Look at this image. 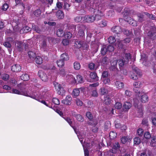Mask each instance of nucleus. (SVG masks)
I'll use <instances>...</instances> for the list:
<instances>
[{
  "label": "nucleus",
  "mask_w": 156,
  "mask_h": 156,
  "mask_svg": "<svg viewBox=\"0 0 156 156\" xmlns=\"http://www.w3.org/2000/svg\"><path fill=\"white\" fill-rule=\"evenodd\" d=\"M56 16L58 19H62L64 17V14L62 11L61 10H59L57 12Z\"/></svg>",
  "instance_id": "393cba45"
},
{
  "label": "nucleus",
  "mask_w": 156,
  "mask_h": 156,
  "mask_svg": "<svg viewBox=\"0 0 156 156\" xmlns=\"http://www.w3.org/2000/svg\"><path fill=\"white\" fill-rule=\"evenodd\" d=\"M124 34L127 36L129 35L132 33L131 31L125 30L123 31Z\"/></svg>",
  "instance_id": "338daca9"
},
{
  "label": "nucleus",
  "mask_w": 156,
  "mask_h": 156,
  "mask_svg": "<svg viewBox=\"0 0 156 156\" xmlns=\"http://www.w3.org/2000/svg\"><path fill=\"white\" fill-rule=\"evenodd\" d=\"M15 45L16 47L19 51H20L23 50L24 44L22 42L17 41Z\"/></svg>",
  "instance_id": "dca6fc26"
},
{
  "label": "nucleus",
  "mask_w": 156,
  "mask_h": 156,
  "mask_svg": "<svg viewBox=\"0 0 156 156\" xmlns=\"http://www.w3.org/2000/svg\"><path fill=\"white\" fill-rule=\"evenodd\" d=\"M74 67L76 70L80 69V64L78 62H75L74 63Z\"/></svg>",
  "instance_id": "8fccbe9b"
},
{
  "label": "nucleus",
  "mask_w": 156,
  "mask_h": 156,
  "mask_svg": "<svg viewBox=\"0 0 156 156\" xmlns=\"http://www.w3.org/2000/svg\"><path fill=\"white\" fill-rule=\"evenodd\" d=\"M100 90L101 94L102 95H104L107 94L108 91L105 88H101Z\"/></svg>",
  "instance_id": "69168bd1"
},
{
  "label": "nucleus",
  "mask_w": 156,
  "mask_h": 156,
  "mask_svg": "<svg viewBox=\"0 0 156 156\" xmlns=\"http://www.w3.org/2000/svg\"><path fill=\"white\" fill-rule=\"evenodd\" d=\"M56 34L57 36L59 37H62L64 35V33L61 29H59L57 30Z\"/></svg>",
  "instance_id": "7c9ffc66"
},
{
  "label": "nucleus",
  "mask_w": 156,
  "mask_h": 156,
  "mask_svg": "<svg viewBox=\"0 0 156 156\" xmlns=\"http://www.w3.org/2000/svg\"><path fill=\"white\" fill-rule=\"evenodd\" d=\"M109 59L107 57H105L101 58L99 62L101 65L105 66L109 63Z\"/></svg>",
  "instance_id": "4468645a"
},
{
  "label": "nucleus",
  "mask_w": 156,
  "mask_h": 156,
  "mask_svg": "<svg viewBox=\"0 0 156 156\" xmlns=\"http://www.w3.org/2000/svg\"><path fill=\"white\" fill-rule=\"evenodd\" d=\"M36 63L38 64H40L42 63L43 60L42 58L40 56H37L35 58Z\"/></svg>",
  "instance_id": "f704fd0d"
},
{
  "label": "nucleus",
  "mask_w": 156,
  "mask_h": 156,
  "mask_svg": "<svg viewBox=\"0 0 156 156\" xmlns=\"http://www.w3.org/2000/svg\"><path fill=\"white\" fill-rule=\"evenodd\" d=\"M138 20L139 22H142L145 20L144 14H139L138 16Z\"/></svg>",
  "instance_id": "e433bc0d"
},
{
  "label": "nucleus",
  "mask_w": 156,
  "mask_h": 156,
  "mask_svg": "<svg viewBox=\"0 0 156 156\" xmlns=\"http://www.w3.org/2000/svg\"><path fill=\"white\" fill-rule=\"evenodd\" d=\"M72 100V97L68 95L66 96L65 99L62 100V102L66 105H69L71 104Z\"/></svg>",
  "instance_id": "9b49d317"
},
{
  "label": "nucleus",
  "mask_w": 156,
  "mask_h": 156,
  "mask_svg": "<svg viewBox=\"0 0 156 156\" xmlns=\"http://www.w3.org/2000/svg\"><path fill=\"white\" fill-rule=\"evenodd\" d=\"M108 17H111L113 16L114 15V12L112 10H109L107 13Z\"/></svg>",
  "instance_id": "680f3d73"
},
{
  "label": "nucleus",
  "mask_w": 156,
  "mask_h": 156,
  "mask_svg": "<svg viewBox=\"0 0 156 156\" xmlns=\"http://www.w3.org/2000/svg\"><path fill=\"white\" fill-rule=\"evenodd\" d=\"M145 16H146L149 19L151 20H154L155 19V16L152 14L149 13L147 12H145L144 13Z\"/></svg>",
  "instance_id": "c756f323"
},
{
  "label": "nucleus",
  "mask_w": 156,
  "mask_h": 156,
  "mask_svg": "<svg viewBox=\"0 0 156 156\" xmlns=\"http://www.w3.org/2000/svg\"><path fill=\"white\" fill-rule=\"evenodd\" d=\"M116 136V134L113 131L109 133V137L111 139H113Z\"/></svg>",
  "instance_id": "09e8293b"
},
{
  "label": "nucleus",
  "mask_w": 156,
  "mask_h": 156,
  "mask_svg": "<svg viewBox=\"0 0 156 156\" xmlns=\"http://www.w3.org/2000/svg\"><path fill=\"white\" fill-rule=\"evenodd\" d=\"M53 103L56 105H58L60 104L59 100L57 98H53L52 99Z\"/></svg>",
  "instance_id": "052dcab7"
},
{
  "label": "nucleus",
  "mask_w": 156,
  "mask_h": 156,
  "mask_svg": "<svg viewBox=\"0 0 156 156\" xmlns=\"http://www.w3.org/2000/svg\"><path fill=\"white\" fill-rule=\"evenodd\" d=\"M21 79L24 81L27 80L29 79V76L27 74H23L21 76Z\"/></svg>",
  "instance_id": "ea45409f"
},
{
  "label": "nucleus",
  "mask_w": 156,
  "mask_h": 156,
  "mask_svg": "<svg viewBox=\"0 0 156 156\" xmlns=\"http://www.w3.org/2000/svg\"><path fill=\"white\" fill-rule=\"evenodd\" d=\"M80 93V90L77 88L74 89L72 92L73 95L75 96H79Z\"/></svg>",
  "instance_id": "c9c22d12"
},
{
  "label": "nucleus",
  "mask_w": 156,
  "mask_h": 156,
  "mask_svg": "<svg viewBox=\"0 0 156 156\" xmlns=\"http://www.w3.org/2000/svg\"><path fill=\"white\" fill-rule=\"evenodd\" d=\"M142 85V83L140 82H136L134 84V86L135 87L139 88Z\"/></svg>",
  "instance_id": "bf43d9fd"
},
{
  "label": "nucleus",
  "mask_w": 156,
  "mask_h": 156,
  "mask_svg": "<svg viewBox=\"0 0 156 156\" xmlns=\"http://www.w3.org/2000/svg\"><path fill=\"white\" fill-rule=\"evenodd\" d=\"M32 29L33 30L38 34H41L43 31V28L42 27L34 24H32Z\"/></svg>",
  "instance_id": "ddd939ff"
},
{
  "label": "nucleus",
  "mask_w": 156,
  "mask_h": 156,
  "mask_svg": "<svg viewBox=\"0 0 156 156\" xmlns=\"http://www.w3.org/2000/svg\"><path fill=\"white\" fill-rule=\"evenodd\" d=\"M48 37L44 38L41 44V47L44 49H47L48 47V43H50Z\"/></svg>",
  "instance_id": "0eeeda50"
},
{
  "label": "nucleus",
  "mask_w": 156,
  "mask_h": 156,
  "mask_svg": "<svg viewBox=\"0 0 156 156\" xmlns=\"http://www.w3.org/2000/svg\"><path fill=\"white\" fill-rule=\"evenodd\" d=\"M31 30V29L28 26H25L22 28L20 30V32L21 33H27Z\"/></svg>",
  "instance_id": "b1692460"
},
{
  "label": "nucleus",
  "mask_w": 156,
  "mask_h": 156,
  "mask_svg": "<svg viewBox=\"0 0 156 156\" xmlns=\"http://www.w3.org/2000/svg\"><path fill=\"white\" fill-rule=\"evenodd\" d=\"M133 140L134 144L138 145L141 143V140L138 137H136L134 138Z\"/></svg>",
  "instance_id": "79ce46f5"
},
{
  "label": "nucleus",
  "mask_w": 156,
  "mask_h": 156,
  "mask_svg": "<svg viewBox=\"0 0 156 156\" xmlns=\"http://www.w3.org/2000/svg\"><path fill=\"white\" fill-rule=\"evenodd\" d=\"M28 55L30 58L33 60L37 57L36 53L32 51H30L28 52Z\"/></svg>",
  "instance_id": "412c9836"
},
{
  "label": "nucleus",
  "mask_w": 156,
  "mask_h": 156,
  "mask_svg": "<svg viewBox=\"0 0 156 156\" xmlns=\"http://www.w3.org/2000/svg\"><path fill=\"white\" fill-rule=\"evenodd\" d=\"M147 35L148 36L151 38L153 36H156V33L154 31H150L148 32Z\"/></svg>",
  "instance_id": "0e129e2a"
},
{
  "label": "nucleus",
  "mask_w": 156,
  "mask_h": 156,
  "mask_svg": "<svg viewBox=\"0 0 156 156\" xmlns=\"http://www.w3.org/2000/svg\"><path fill=\"white\" fill-rule=\"evenodd\" d=\"M111 66L110 68V70L116 72L117 71L118 69L117 67V61L116 59L115 58H113L111 61Z\"/></svg>",
  "instance_id": "39448f33"
},
{
  "label": "nucleus",
  "mask_w": 156,
  "mask_h": 156,
  "mask_svg": "<svg viewBox=\"0 0 156 156\" xmlns=\"http://www.w3.org/2000/svg\"><path fill=\"white\" fill-rule=\"evenodd\" d=\"M137 114L138 117H141L143 115V108L142 106H140L138 107Z\"/></svg>",
  "instance_id": "cd10ccee"
},
{
  "label": "nucleus",
  "mask_w": 156,
  "mask_h": 156,
  "mask_svg": "<svg viewBox=\"0 0 156 156\" xmlns=\"http://www.w3.org/2000/svg\"><path fill=\"white\" fill-rule=\"evenodd\" d=\"M114 50V47L111 45L108 46L103 45L101 49V53L102 55H105L108 53L113 51Z\"/></svg>",
  "instance_id": "7ed1b4c3"
},
{
  "label": "nucleus",
  "mask_w": 156,
  "mask_h": 156,
  "mask_svg": "<svg viewBox=\"0 0 156 156\" xmlns=\"http://www.w3.org/2000/svg\"><path fill=\"white\" fill-rule=\"evenodd\" d=\"M126 20L127 22L132 26H135L136 25V21L132 18L130 17H128Z\"/></svg>",
  "instance_id": "aec40b11"
},
{
  "label": "nucleus",
  "mask_w": 156,
  "mask_h": 156,
  "mask_svg": "<svg viewBox=\"0 0 156 156\" xmlns=\"http://www.w3.org/2000/svg\"><path fill=\"white\" fill-rule=\"evenodd\" d=\"M108 40L109 43L111 44L113 43L116 41L115 38L112 36L108 38Z\"/></svg>",
  "instance_id": "603ef678"
},
{
  "label": "nucleus",
  "mask_w": 156,
  "mask_h": 156,
  "mask_svg": "<svg viewBox=\"0 0 156 156\" xmlns=\"http://www.w3.org/2000/svg\"><path fill=\"white\" fill-rule=\"evenodd\" d=\"M144 131L141 128L139 129L137 131V133L138 135L140 136H142L143 134Z\"/></svg>",
  "instance_id": "e2e57ef3"
},
{
  "label": "nucleus",
  "mask_w": 156,
  "mask_h": 156,
  "mask_svg": "<svg viewBox=\"0 0 156 156\" xmlns=\"http://www.w3.org/2000/svg\"><path fill=\"white\" fill-rule=\"evenodd\" d=\"M104 102L105 104L109 105L111 103V99L108 97H105Z\"/></svg>",
  "instance_id": "a18cd8bd"
},
{
  "label": "nucleus",
  "mask_w": 156,
  "mask_h": 156,
  "mask_svg": "<svg viewBox=\"0 0 156 156\" xmlns=\"http://www.w3.org/2000/svg\"><path fill=\"white\" fill-rule=\"evenodd\" d=\"M67 78L70 82L74 83L75 81V78L72 75H68L67 76Z\"/></svg>",
  "instance_id": "4c0bfd02"
},
{
  "label": "nucleus",
  "mask_w": 156,
  "mask_h": 156,
  "mask_svg": "<svg viewBox=\"0 0 156 156\" xmlns=\"http://www.w3.org/2000/svg\"><path fill=\"white\" fill-rule=\"evenodd\" d=\"M131 140V138L126 136H122L121 139V142L123 144H125L127 142L130 141Z\"/></svg>",
  "instance_id": "a211bd4d"
},
{
  "label": "nucleus",
  "mask_w": 156,
  "mask_h": 156,
  "mask_svg": "<svg viewBox=\"0 0 156 156\" xmlns=\"http://www.w3.org/2000/svg\"><path fill=\"white\" fill-rule=\"evenodd\" d=\"M86 29V27L85 25H81L79 26L78 33L80 37L82 38L84 36V31Z\"/></svg>",
  "instance_id": "423d86ee"
},
{
  "label": "nucleus",
  "mask_w": 156,
  "mask_h": 156,
  "mask_svg": "<svg viewBox=\"0 0 156 156\" xmlns=\"http://www.w3.org/2000/svg\"><path fill=\"white\" fill-rule=\"evenodd\" d=\"M88 67L91 70H93L95 68V64L93 63H90L88 65Z\"/></svg>",
  "instance_id": "774afa93"
},
{
  "label": "nucleus",
  "mask_w": 156,
  "mask_h": 156,
  "mask_svg": "<svg viewBox=\"0 0 156 156\" xmlns=\"http://www.w3.org/2000/svg\"><path fill=\"white\" fill-rule=\"evenodd\" d=\"M20 90H21V91H20L19 90H16V89H13L12 90V92L13 93L17 94H18L23 95H25V96H29V97H30L34 98L33 97H32L31 96H30L28 95L26 92H24L23 91V89H21Z\"/></svg>",
  "instance_id": "1a4fd4ad"
},
{
  "label": "nucleus",
  "mask_w": 156,
  "mask_h": 156,
  "mask_svg": "<svg viewBox=\"0 0 156 156\" xmlns=\"http://www.w3.org/2000/svg\"><path fill=\"white\" fill-rule=\"evenodd\" d=\"M144 136L147 139H149L151 138V135L149 132H147L144 133Z\"/></svg>",
  "instance_id": "de8ad7c7"
},
{
  "label": "nucleus",
  "mask_w": 156,
  "mask_h": 156,
  "mask_svg": "<svg viewBox=\"0 0 156 156\" xmlns=\"http://www.w3.org/2000/svg\"><path fill=\"white\" fill-rule=\"evenodd\" d=\"M90 76L91 79L94 80L95 81H97L98 80V77L97 75V74L95 72L90 73Z\"/></svg>",
  "instance_id": "4be33fe9"
},
{
  "label": "nucleus",
  "mask_w": 156,
  "mask_h": 156,
  "mask_svg": "<svg viewBox=\"0 0 156 156\" xmlns=\"http://www.w3.org/2000/svg\"><path fill=\"white\" fill-rule=\"evenodd\" d=\"M83 18L84 17L77 16L75 18V20L77 22H79L81 21L84 22V21H83Z\"/></svg>",
  "instance_id": "c03bdc74"
},
{
  "label": "nucleus",
  "mask_w": 156,
  "mask_h": 156,
  "mask_svg": "<svg viewBox=\"0 0 156 156\" xmlns=\"http://www.w3.org/2000/svg\"><path fill=\"white\" fill-rule=\"evenodd\" d=\"M106 9V6L104 3H96L94 2L92 8H90V10L93 12L95 16L88 15L84 16V22L88 23L93 22L95 20V18L100 17L104 16V12Z\"/></svg>",
  "instance_id": "f257e3e1"
},
{
  "label": "nucleus",
  "mask_w": 156,
  "mask_h": 156,
  "mask_svg": "<svg viewBox=\"0 0 156 156\" xmlns=\"http://www.w3.org/2000/svg\"><path fill=\"white\" fill-rule=\"evenodd\" d=\"M39 76L44 81H46L48 80V78L46 74L42 71H39L38 73Z\"/></svg>",
  "instance_id": "6e6552de"
},
{
  "label": "nucleus",
  "mask_w": 156,
  "mask_h": 156,
  "mask_svg": "<svg viewBox=\"0 0 156 156\" xmlns=\"http://www.w3.org/2000/svg\"><path fill=\"white\" fill-rule=\"evenodd\" d=\"M72 33H70V32H67L65 34H64V36L68 38H70L72 37Z\"/></svg>",
  "instance_id": "13d9d810"
},
{
  "label": "nucleus",
  "mask_w": 156,
  "mask_h": 156,
  "mask_svg": "<svg viewBox=\"0 0 156 156\" xmlns=\"http://www.w3.org/2000/svg\"><path fill=\"white\" fill-rule=\"evenodd\" d=\"M109 75L108 74V72L107 71H104L102 73V79L108 78Z\"/></svg>",
  "instance_id": "58836bf2"
},
{
  "label": "nucleus",
  "mask_w": 156,
  "mask_h": 156,
  "mask_svg": "<svg viewBox=\"0 0 156 156\" xmlns=\"http://www.w3.org/2000/svg\"><path fill=\"white\" fill-rule=\"evenodd\" d=\"M86 116L90 120H91L93 118V116L91 113L90 112H87L86 113Z\"/></svg>",
  "instance_id": "4d7b16f0"
},
{
  "label": "nucleus",
  "mask_w": 156,
  "mask_h": 156,
  "mask_svg": "<svg viewBox=\"0 0 156 156\" xmlns=\"http://www.w3.org/2000/svg\"><path fill=\"white\" fill-rule=\"evenodd\" d=\"M57 63L58 66L59 67H62L64 64V61L61 59L57 60Z\"/></svg>",
  "instance_id": "49530a36"
},
{
  "label": "nucleus",
  "mask_w": 156,
  "mask_h": 156,
  "mask_svg": "<svg viewBox=\"0 0 156 156\" xmlns=\"http://www.w3.org/2000/svg\"><path fill=\"white\" fill-rule=\"evenodd\" d=\"M83 42L82 41H77L75 42L74 46L77 48H79L83 46Z\"/></svg>",
  "instance_id": "bb28decb"
},
{
  "label": "nucleus",
  "mask_w": 156,
  "mask_h": 156,
  "mask_svg": "<svg viewBox=\"0 0 156 156\" xmlns=\"http://www.w3.org/2000/svg\"><path fill=\"white\" fill-rule=\"evenodd\" d=\"M132 104L129 102H126L124 103L123 106V110L124 112H126L131 108Z\"/></svg>",
  "instance_id": "f8f14e48"
},
{
  "label": "nucleus",
  "mask_w": 156,
  "mask_h": 156,
  "mask_svg": "<svg viewBox=\"0 0 156 156\" xmlns=\"http://www.w3.org/2000/svg\"><path fill=\"white\" fill-rule=\"evenodd\" d=\"M132 69L137 75H140V73L139 72V69L136 67L134 66H133Z\"/></svg>",
  "instance_id": "37998d69"
},
{
  "label": "nucleus",
  "mask_w": 156,
  "mask_h": 156,
  "mask_svg": "<svg viewBox=\"0 0 156 156\" xmlns=\"http://www.w3.org/2000/svg\"><path fill=\"white\" fill-rule=\"evenodd\" d=\"M2 79L4 81L8 80L9 78V76L7 74H3L1 75Z\"/></svg>",
  "instance_id": "a19ab883"
},
{
  "label": "nucleus",
  "mask_w": 156,
  "mask_h": 156,
  "mask_svg": "<svg viewBox=\"0 0 156 156\" xmlns=\"http://www.w3.org/2000/svg\"><path fill=\"white\" fill-rule=\"evenodd\" d=\"M115 85L118 88H122L124 86L123 83L119 81H116L115 82Z\"/></svg>",
  "instance_id": "2f4dec72"
},
{
  "label": "nucleus",
  "mask_w": 156,
  "mask_h": 156,
  "mask_svg": "<svg viewBox=\"0 0 156 156\" xmlns=\"http://www.w3.org/2000/svg\"><path fill=\"white\" fill-rule=\"evenodd\" d=\"M21 69V67L18 64H15L13 65L11 67V70L14 72H18L20 71Z\"/></svg>",
  "instance_id": "f3484780"
},
{
  "label": "nucleus",
  "mask_w": 156,
  "mask_h": 156,
  "mask_svg": "<svg viewBox=\"0 0 156 156\" xmlns=\"http://www.w3.org/2000/svg\"><path fill=\"white\" fill-rule=\"evenodd\" d=\"M41 11L40 9H37L35 10L34 13V15L38 17L41 14Z\"/></svg>",
  "instance_id": "864d4df0"
},
{
  "label": "nucleus",
  "mask_w": 156,
  "mask_h": 156,
  "mask_svg": "<svg viewBox=\"0 0 156 156\" xmlns=\"http://www.w3.org/2000/svg\"><path fill=\"white\" fill-rule=\"evenodd\" d=\"M148 96L146 94H144L141 96V101L142 102L145 103L148 101Z\"/></svg>",
  "instance_id": "c85d7f7f"
},
{
  "label": "nucleus",
  "mask_w": 156,
  "mask_h": 156,
  "mask_svg": "<svg viewBox=\"0 0 156 156\" xmlns=\"http://www.w3.org/2000/svg\"><path fill=\"white\" fill-rule=\"evenodd\" d=\"M53 84L55 89L58 91V93L59 94L62 95L65 93V90L60 84L57 82H55L53 83Z\"/></svg>",
  "instance_id": "20e7f679"
},
{
  "label": "nucleus",
  "mask_w": 156,
  "mask_h": 156,
  "mask_svg": "<svg viewBox=\"0 0 156 156\" xmlns=\"http://www.w3.org/2000/svg\"><path fill=\"white\" fill-rule=\"evenodd\" d=\"M122 107V104L119 102H116L114 105L115 108L117 109H120Z\"/></svg>",
  "instance_id": "5fc2aeb1"
},
{
  "label": "nucleus",
  "mask_w": 156,
  "mask_h": 156,
  "mask_svg": "<svg viewBox=\"0 0 156 156\" xmlns=\"http://www.w3.org/2000/svg\"><path fill=\"white\" fill-rule=\"evenodd\" d=\"M112 31L116 34H119L122 32V30L119 26H115L112 28Z\"/></svg>",
  "instance_id": "2eb2a0df"
},
{
  "label": "nucleus",
  "mask_w": 156,
  "mask_h": 156,
  "mask_svg": "<svg viewBox=\"0 0 156 156\" xmlns=\"http://www.w3.org/2000/svg\"><path fill=\"white\" fill-rule=\"evenodd\" d=\"M61 59L64 61H67L69 59V57L68 54L66 53H63L61 55Z\"/></svg>",
  "instance_id": "473e14b6"
},
{
  "label": "nucleus",
  "mask_w": 156,
  "mask_h": 156,
  "mask_svg": "<svg viewBox=\"0 0 156 156\" xmlns=\"http://www.w3.org/2000/svg\"><path fill=\"white\" fill-rule=\"evenodd\" d=\"M151 140L150 144L153 146H154L156 144V136H153L151 137Z\"/></svg>",
  "instance_id": "72a5a7b5"
},
{
  "label": "nucleus",
  "mask_w": 156,
  "mask_h": 156,
  "mask_svg": "<svg viewBox=\"0 0 156 156\" xmlns=\"http://www.w3.org/2000/svg\"><path fill=\"white\" fill-rule=\"evenodd\" d=\"M72 115L74 117L76 118V119L80 122H82L83 121V119L82 116L80 115L77 114L76 112L74 111H73L71 112Z\"/></svg>",
  "instance_id": "9d476101"
},
{
  "label": "nucleus",
  "mask_w": 156,
  "mask_h": 156,
  "mask_svg": "<svg viewBox=\"0 0 156 156\" xmlns=\"http://www.w3.org/2000/svg\"><path fill=\"white\" fill-rule=\"evenodd\" d=\"M99 25L101 27H105L107 25V22L105 20H102L99 22Z\"/></svg>",
  "instance_id": "6e6d98bb"
},
{
  "label": "nucleus",
  "mask_w": 156,
  "mask_h": 156,
  "mask_svg": "<svg viewBox=\"0 0 156 156\" xmlns=\"http://www.w3.org/2000/svg\"><path fill=\"white\" fill-rule=\"evenodd\" d=\"M49 38V41L50 43H53L55 44L59 42V39L58 38H55L53 37H48Z\"/></svg>",
  "instance_id": "a878e982"
},
{
  "label": "nucleus",
  "mask_w": 156,
  "mask_h": 156,
  "mask_svg": "<svg viewBox=\"0 0 156 156\" xmlns=\"http://www.w3.org/2000/svg\"><path fill=\"white\" fill-rule=\"evenodd\" d=\"M120 147V145L118 142H116L113 145L112 149V152L113 153H116V150L119 149Z\"/></svg>",
  "instance_id": "6ab92c4d"
},
{
  "label": "nucleus",
  "mask_w": 156,
  "mask_h": 156,
  "mask_svg": "<svg viewBox=\"0 0 156 156\" xmlns=\"http://www.w3.org/2000/svg\"><path fill=\"white\" fill-rule=\"evenodd\" d=\"M131 59V55L130 53L125 54L124 57L123 59H120L118 60L117 62L120 67H122L123 66L127 64L129 62V60ZM121 69V68H120Z\"/></svg>",
  "instance_id": "f03ea898"
},
{
  "label": "nucleus",
  "mask_w": 156,
  "mask_h": 156,
  "mask_svg": "<svg viewBox=\"0 0 156 156\" xmlns=\"http://www.w3.org/2000/svg\"><path fill=\"white\" fill-rule=\"evenodd\" d=\"M104 83L105 84L109 85L110 84V80L108 78L102 79Z\"/></svg>",
  "instance_id": "3c124183"
},
{
  "label": "nucleus",
  "mask_w": 156,
  "mask_h": 156,
  "mask_svg": "<svg viewBox=\"0 0 156 156\" xmlns=\"http://www.w3.org/2000/svg\"><path fill=\"white\" fill-rule=\"evenodd\" d=\"M84 81V80L82 76L78 75L76 76V79H75V82L79 83H82Z\"/></svg>",
  "instance_id": "5701e85b"
}]
</instances>
